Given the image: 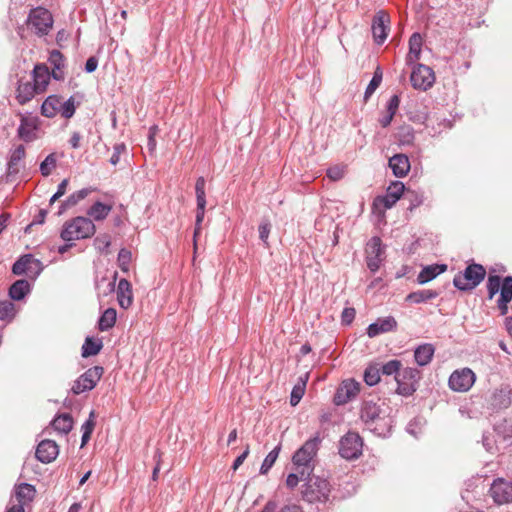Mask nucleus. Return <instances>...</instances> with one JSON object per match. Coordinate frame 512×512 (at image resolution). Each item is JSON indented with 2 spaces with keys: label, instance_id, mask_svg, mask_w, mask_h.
I'll return each mask as SVG.
<instances>
[{
  "label": "nucleus",
  "instance_id": "obj_1",
  "mask_svg": "<svg viewBox=\"0 0 512 512\" xmlns=\"http://www.w3.org/2000/svg\"><path fill=\"white\" fill-rule=\"evenodd\" d=\"M301 486L302 499L310 504H325L329 500L331 485L325 478L316 475H306Z\"/></svg>",
  "mask_w": 512,
  "mask_h": 512
},
{
  "label": "nucleus",
  "instance_id": "obj_2",
  "mask_svg": "<svg viewBox=\"0 0 512 512\" xmlns=\"http://www.w3.org/2000/svg\"><path fill=\"white\" fill-rule=\"evenodd\" d=\"M487 291L488 299L493 297L500 292V296L497 300V307L501 315L508 313V304L512 300V276H506L501 279L498 275H489L487 279Z\"/></svg>",
  "mask_w": 512,
  "mask_h": 512
},
{
  "label": "nucleus",
  "instance_id": "obj_3",
  "mask_svg": "<svg viewBox=\"0 0 512 512\" xmlns=\"http://www.w3.org/2000/svg\"><path fill=\"white\" fill-rule=\"evenodd\" d=\"M320 436L317 434L308 439L292 456V463L295 469H300L301 477L309 475L314 470L313 460L317 455L320 444Z\"/></svg>",
  "mask_w": 512,
  "mask_h": 512
},
{
  "label": "nucleus",
  "instance_id": "obj_4",
  "mask_svg": "<svg viewBox=\"0 0 512 512\" xmlns=\"http://www.w3.org/2000/svg\"><path fill=\"white\" fill-rule=\"evenodd\" d=\"M75 99L71 96L68 100L63 101L59 95L48 96L41 106V114L47 118H53L60 114L65 119H70L75 114Z\"/></svg>",
  "mask_w": 512,
  "mask_h": 512
},
{
  "label": "nucleus",
  "instance_id": "obj_5",
  "mask_svg": "<svg viewBox=\"0 0 512 512\" xmlns=\"http://www.w3.org/2000/svg\"><path fill=\"white\" fill-rule=\"evenodd\" d=\"M95 230L92 220L86 217H76L65 223L61 238L66 242L85 239L94 235Z\"/></svg>",
  "mask_w": 512,
  "mask_h": 512
},
{
  "label": "nucleus",
  "instance_id": "obj_6",
  "mask_svg": "<svg viewBox=\"0 0 512 512\" xmlns=\"http://www.w3.org/2000/svg\"><path fill=\"white\" fill-rule=\"evenodd\" d=\"M486 270L480 264H470L464 272L458 273L453 279L454 286L459 290H472L485 278Z\"/></svg>",
  "mask_w": 512,
  "mask_h": 512
},
{
  "label": "nucleus",
  "instance_id": "obj_7",
  "mask_svg": "<svg viewBox=\"0 0 512 512\" xmlns=\"http://www.w3.org/2000/svg\"><path fill=\"white\" fill-rule=\"evenodd\" d=\"M27 24L34 29L38 36H44L47 35L53 27V17L46 8L37 7L30 11Z\"/></svg>",
  "mask_w": 512,
  "mask_h": 512
},
{
  "label": "nucleus",
  "instance_id": "obj_8",
  "mask_svg": "<svg viewBox=\"0 0 512 512\" xmlns=\"http://www.w3.org/2000/svg\"><path fill=\"white\" fill-rule=\"evenodd\" d=\"M420 379V371L416 368L407 367L401 370L396 376L397 393L403 396L412 395L417 389Z\"/></svg>",
  "mask_w": 512,
  "mask_h": 512
},
{
  "label": "nucleus",
  "instance_id": "obj_9",
  "mask_svg": "<svg viewBox=\"0 0 512 512\" xmlns=\"http://www.w3.org/2000/svg\"><path fill=\"white\" fill-rule=\"evenodd\" d=\"M406 192L405 186L400 181H395L390 184L387 188V193L385 196L376 197L373 201V209L380 210L384 212L386 209L392 208L396 202L403 196Z\"/></svg>",
  "mask_w": 512,
  "mask_h": 512
},
{
  "label": "nucleus",
  "instance_id": "obj_10",
  "mask_svg": "<svg viewBox=\"0 0 512 512\" xmlns=\"http://www.w3.org/2000/svg\"><path fill=\"white\" fill-rule=\"evenodd\" d=\"M363 440L358 433L348 432L340 440L339 453L345 459H356L362 453Z\"/></svg>",
  "mask_w": 512,
  "mask_h": 512
},
{
  "label": "nucleus",
  "instance_id": "obj_11",
  "mask_svg": "<svg viewBox=\"0 0 512 512\" xmlns=\"http://www.w3.org/2000/svg\"><path fill=\"white\" fill-rule=\"evenodd\" d=\"M102 374L103 368L100 366L89 368L74 382L71 389L73 394L79 395L86 391L92 390L101 379Z\"/></svg>",
  "mask_w": 512,
  "mask_h": 512
},
{
  "label": "nucleus",
  "instance_id": "obj_12",
  "mask_svg": "<svg viewBox=\"0 0 512 512\" xmlns=\"http://www.w3.org/2000/svg\"><path fill=\"white\" fill-rule=\"evenodd\" d=\"M476 376L469 368L455 370L449 378V387L456 392H467L471 389Z\"/></svg>",
  "mask_w": 512,
  "mask_h": 512
},
{
  "label": "nucleus",
  "instance_id": "obj_13",
  "mask_svg": "<svg viewBox=\"0 0 512 512\" xmlns=\"http://www.w3.org/2000/svg\"><path fill=\"white\" fill-rule=\"evenodd\" d=\"M410 80L415 89L425 91L435 82V75L430 67L419 64L412 70Z\"/></svg>",
  "mask_w": 512,
  "mask_h": 512
},
{
  "label": "nucleus",
  "instance_id": "obj_14",
  "mask_svg": "<svg viewBox=\"0 0 512 512\" xmlns=\"http://www.w3.org/2000/svg\"><path fill=\"white\" fill-rule=\"evenodd\" d=\"M390 16L385 11H378L372 20V34L377 44H382L387 39L390 30Z\"/></svg>",
  "mask_w": 512,
  "mask_h": 512
},
{
  "label": "nucleus",
  "instance_id": "obj_15",
  "mask_svg": "<svg viewBox=\"0 0 512 512\" xmlns=\"http://www.w3.org/2000/svg\"><path fill=\"white\" fill-rule=\"evenodd\" d=\"M383 254L381 239L379 237L371 238L366 245V262L372 272H376L379 269L383 261Z\"/></svg>",
  "mask_w": 512,
  "mask_h": 512
},
{
  "label": "nucleus",
  "instance_id": "obj_16",
  "mask_svg": "<svg viewBox=\"0 0 512 512\" xmlns=\"http://www.w3.org/2000/svg\"><path fill=\"white\" fill-rule=\"evenodd\" d=\"M489 492L497 504H506L512 501V485L504 479L495 480Z\"/></svg>",
  "mask_w": 512,
  "mask_h": 512
},
{
  "label": "nucleus",
  "instance_id": "obj_17",
  "mask_svg": "<svg viewBox=\"0 0 512 512\" xmlns=\"http://www.w3.org/2000/svg\"><path fill=\"white\" fill-rule=\"evenodd\" d=\"M39 119L34 116H25L20 114V125L18 127V136L25 142H32L37 138L35 131L38 129Z\"/></svg>",
  "mask_w": 512,
  "mask_h": 512
},
{
  "label": "nucleus",
  "instance_id": "obj_18",
  "mask_svg": "<svg viewBox=\"0 0 512 512\" xmlns=\"http://www.w3.org/2000/svg\"><path fill=\"white\" fill-rule=\"evenodd\" d=\"M359 383L348 379L342 382L334 397V402L337 405H342L350 401L359 393Z\"/></svg>",
  "mask_w": 512,
  "mask_h": 512
},
{
  "label": "nucleus",
  "instance_id": "obj_19",
  "mask_svg": "<svg viewBox=\"0 0 512 512\" xmlns=\"http://www.w3.org/2000/svg\"><path fill=\"white\" fill-rule=\"evenodd\" d=\"M59 454V448L55 441L43 440L36 449V458L42 463H50L56 459Z\"/></svg>",
  "mask_w": 512,
  "mask_h": 512
},
{
  "label": "nucleus",
  "instance_id": "obj_20",
  "mask_svg": "<svg viewBox=\"0 0 512 512\" xmlns=\"http://www.w3.org/2000/svg\"><path fill=\"white\" fill-rule=\"evenodd\" d=\"M397 327V321L394 317L388 316L385 318H379L376 322L370 324L367 328V335L370 338H374L380 334L387 333L395 330Z\"/></svg>",
  "mask_w": 512,
  "mask_h": 512
},
{
  "label": "nucleus",
  "instance_id": "obj_21",
  "mask_svg": "<svg viewBox=\"0 0 512 512\" xmlns=\"http://www.w3.org/2000/svg\"><path fill=\"white\" fill-rule=\"evenodd\" d=\"M36 489L28 483H21L15 487V499L17 504L12 506H21L25 510V506L29 505L35 498Z\"/></svg>",
  "mask_w": 512,
  "mask_h": 512
},
{
  "label": "nucleus",
  "instance_id": "obj_22",
  "mask_svg": "<svg viewBox=\"0 0 512 512\" xmlns=\"http://www.w3.org/2000/svg\"><path fill=\"white\" fill-rule=\"evenodd\" d=\"M51 76L52 73H50L48 67L45 64H38L34 67L33 84L40 93L46 91Z\"/></svg>",
  "mask_w": 512,
  "mask_h": 512
},
{
  "label": "nucleus",
  "instance_id": "obj_23",
  "mask_svg": "<svg viewBox=\"0 0 512 512\" xmlns=\"http://www.w3.org/2000/svg\"><path fill=\"white\" fill-rule=\"evenodd\" d=\"M117 300L121 308L128 309L133 303L131 283L127 279H121L117 287Z\"/></svg>",
  "mask_w": 512,
  "mask_h": 512
},
{
  "label": "nucleus",
  "instance_id": "obj_24",
  "mask_svg": "<svg viewBox=\"0 0 512 512\" xmlns=\"http://www.w3.org/2000/svg\"><path fill=\"white\" fill-rule=\"evenodd\" d=\"M389 167L396 177H404L410 171V161L405 154H396L389 159Z\"/></svg>",
  "mask_w": 512,
  "mask_h": 512
},
{
  "label": "nucleus",
  "instance_id": "obj_25",
  "mask_svg": "<svg viewBox=\"0 0 512 512\" xmlns=\"http://www.w3.org/2000/svg\"><path fill=\"white\" fill-rule=\"evenodd\" d=\"M36 94H40V92L36 89L35 85L29 81L22 82L19 81L17 90H16V99L19 104L24 105L29 102Z\"/></svg>",
  "mask_w": 512,
  "mask_h": 512
},
{
  "label": "nucleus",
  "instance_id": "obj_26",
  "mask_svg": "<svg viewBox=\"0 0 512 512\" xmlns=\"http://www.w3.org/2000/svg\"><path fill=\"white\" fill-rule=\"evenodd\" d=\"M49 62L52 66V77L56 80H63L65 76V59L63 54L58 50L51 51L49 56Z\"/></svg>",
  "mask_w": 512,
  "mask_h": 512
},
{
  "label": "nucleus",
  "instance_id": "obj_27",
  "mask_svg": "<svg viewBox=\"0 0 512 512\" xmlns=\"http://www.w3.org/2000/svg\"><path fill=\"white\" fill-rule=\"evenodd\" d=\"M74 425V420L69 413H62L57 415L51 422L54 431L59 434H68Z\"/></svg>",
  "mask_w": 512,
  "mask_h": 512
},
{
  "label": "nucleus",
  "instance_id": "obj_28",
  "mask_svg": "<svg viewBox=\"0 0 512 512\" xmlns=\"http://www.w3.org/2000/svg\"><path fill=\"white\" fill-rule=\"evenodd\" d=\"M447 270L446 264H434L424 267L420 273L417 276V281L420 284H425L431 280H433L435 277H437L439 274L445 272Z\"/></svg>",
  "mask_w": 512,
  "mask_h": 512
},
{
  "label": "nucleus",
  "instance_id": "obj_29",
  "mask_svg": "<svg viewBox=\"0 0 512 512\" xmlns=\"http://www.w3.org/2000/svg\"><path fill=\"white\" fill-rule=\"evenodd\" d=\"M422 44V36L419 33H413L409 39V53L407 56L408 63H413L419 60Z\"/></svg>",
  "mask_w": 512,
  "mask_h": 512
},
{
  "label": "nucleus",
  "instance_id": "obj_30",
  "mask_svg": "<svg viewBox=\"0 0 512 512\" xmlns=\"http://www.w3.org/2000/svg\"><path fill=\"white\" fill-rule=\"evenodd\" d=\"M26 155V149L24 145H18L11 152V156L8 162V173H18L19 163L24 159Z\"/></svg>",
  "mask_w": 512,
  "mask_h": 512
},
{
  "label": "nucleus",
  "instance_id": "obj_31",
  "mask_svg": "<svg viewBox=\"0 0 512 512\" xmlns=\"http://www.w3.org/2000/svg\"><path fill=\"white\" fill-rule=\"evenodd\" d=\"M434 355V347L431 344H424L419 346L414 353L416 362L420 366L427 365Z\"/></svg>",
  "mask_w": 512,
  "mask_h": 512
},
{
  "label": "nucleus",
  "instance_id": "obj_32",
  "mask_svg": "<svg viewBox=\"0 0 512 512\" xmlns=\"http://www.w3.org/2000/svg\"><path fill=\"white\" fill-rule=\"evenodd\" d=\"M112 210L111 205L102 202L94 203L88 210L87 214L96 221L104 220Z\"/></svg>",
  "mask_w": 512,
  "mask_h": 512
},
{
  "label": "nucleus",
  "instance_id": "obj_33",
  "mask_svg": "<svg viewBox=\"0 0 512 512\" xmlns=\"http://www.w3.org/2000/svg\"><path fill=\"white\" fill-rule=\"evenodd\" d=\"M29 292V282L21 279L17 280L9 289V296L13 300H21Z\"/></svg>",
  "mask_w": 512,
  "mask_h": 512
},
{
  "label": "nucleus",
  "instance_id": "obj_34",
  "mask_svg": "<svg viewBox=\"0 0 512 512\" xmlns=\"http://www.w3.org/2000/svg\"><path fill=\"white\" fill-rule=\"evenodd\" d=\"M116 318H117V312L114 308L106 309L99 319V322H98L99 330L107 331V330L111 329L116 323Z\"/></svg>",
  "mask_w": 512,
  "mask_h": 512
},
{
  "label": "nucleus",
  "instance_id": "obj_35",
  "mask_svg": "<svg viewBox=\"0 0 512 512\" xmlns=\"http://www.w3.org/2000/svg\"><path fill=\"white\" fill-rule=\"evenodd\" d=\"M102 341L100 339H94L92 337H87L82 346V356L84 358L97 355L102 349Z\"/></svg>",
  "mask_w": 512,
  "mask_h": 512
},
{
  "label": "nucleus",
  "instance_id": "obj_36",
  "mask_svg": "<svg viewBox=\"0 0 512 512\" xmlns=\"http://www.w3.org/2000/svg\"><path fill=\"white\" fill-rule=\"evenodd\" d=\"M380 416V408L377 404L366 402L361 410V419L364 422H373Z\"/></svg>",
  "mask_w": 512,
  "mask_h": 512
},
{
  "label": "nucleus",
  "instance_id": "obj_37",
  "mask_svg": "<svg viewBox=\"0 0 512 512\" xmlns=\"http://www.w3.org/2000/svg\"><path fill=\"white\" fill-rule=\"evenodd\" d=\"M438 296V292L434 290H420L410 293L406 300L412 303H422Z\"/></svg>",
  "mask_w": 512,
  "mask_h": 512
},
{
  "label": "nucleus",
  "instance_id": "obj_38",
  "mask_svg": "<svg viewBox=\"0 0 512 512\" xmlns=\"http://www.w3.org/2000/svg\"><path fill=\"white\" fill-rule=\"evenodd\" d=\"M281 451V445H277L272 451H270L268 453V455L265 457L262 465H261V468H260V473L261 474H267L268 471L272 468V466L274 465V463L276 462L278 456H279V453Z\"/></svg>",
  "mask_w": 512,
  "mask_h": 512
},
{
  "label": "nucleus",
  "instance_id": "obj_39",
  "mask_svg": "<svg viewBox=\"0 0 512 512\" xmlns=\"http://www.w3.org/2000/svg\"><path fill=\"white\" fill-rule=\"evenodd\" d=\"M16 315L15 305L9 301H0V320L10 322Z\"/></svg>",
  "mask_w": 512,
  "mask_h": 512
},
{
  "label": "nucleus",
  "instance_id": "obj_40",
  "mask_svg": "<svg viewBox=\"0 0 512 512\" xmlns=\"http://www.w3.org/2000/svg\"><path fill=\"white\" fill-rule=\"evenodd\" d=\"M132 262V253L128 249L122 248L117 257V264L122 272L127 273Z\"/></svg>",
  "mask_w": 512,
  "mask_h": 512
},
{
  "label": "nucleus",
  "instance_id": "obj_41",
  "mask_svg": "<svg viewBox=\"0 0 512 512\" xmlns=\"http://www.w3.org/2000/svg\"><path fill=\"white\" fill-rule=\"evenodd\" d=\"M382 82V71L379 67L374 72L373 78L371 79L370 83L368 84L364 100L367 101L368 98L375 92V90L380 86Z\"/></svg>",
  "mask_w": 512,
  "mask_h": 512
},
{
  "label": "nucleus",
  "instance_id": "obj_42",
  "mask_svg": "<svg viewBox=\"0 0 512 512\" xmlns=\"http://www.w3.org/2000/svg\"><path fill=\"white\" fill-rule=\"evenodd\" d=\"M57 156L55 153L49 154L44 161L40 164V172L43 176H49L56 168Z\"/></svg>",
  "mask_w": 512,
  "mask_h": 512
},
{
  "label": "nucleus",
  "instance_id": "obj_43",
  "mask_svg": "<svg viewBox=\"0 0 512 512\" xmlns=\"http://www.w3.org/2000/svg\"><path fill=\"white\" fill-rule=\"evenodd\" d=\"M364 381L369 386L376 385L380 381V369L375 365H370L365 370Z\"/></svg>",
  "mask_w": 512,
  "mask_h": 512
},
{
  "label": "nucleus",
  "instance_id": "obj_44",
  "mask_svg": "<svg viewBox=\"0 0 512 512\" xmlns=\"http://www.w3.org/2000/svg\"><path fill=\"white\" fill-rule=\"evenodd\" d=\"M306 381L301 380L300 383L296 384L291 392L290 403L292 406H296L302 399L305 393Z\"/></svg>",
  "mask_w": 512,
  "mask_h": 512
},
{
  "label": "nucleus",
  "instance_id": "obj_45",
  "mask_svg": "<svg viewBox=\"0 0 512 512\" xmlns=\"http://www.w3.org/2000/svg\"><path fill=\"white\" fill-rule=\"evenodd\" d=\"M346 167L343 165H335L327 170V177L332 181H339L345 175Z\"/></svg>",
  "mask_w": 512,
  "mask_h": 512
},
{
  "label": "nucleus",
  "instance_id": "obj_46",
  "mask_svg": "<svg viewBox=\"0 0 512 512\" xmlns=\"http://www.w3.org/2000/svg\"><path fill=\"white\" fill-rule=\"evenodd\" d=\"M296 471H297L296 473L288 474L286 481H285L286 487L290 490H293L295 487H297V485L299 484L300 481L305 482V479L307 477V476L301 477L300 469H296Z\"/></svg>",
  "mask_w": 512,
  "mask_h": 512
},
{
  "label": "nucleus",
  "instance_id": "obj_47",
  "mask_svg": "<svg viewBox=\"0 0 512 512\" xmlns=\"http://www.w3.org/2000/svg\"><path fill=\"white\" fill-rule=\"evenodd\" d=\"M401 362L398 360H391L382 366V373L385 375L398 374L400 372Z\"/></svg>",
  "mask_w": 512,
  "mask_h": 512
},
{
  "label": "nucleus",
  "instance_id": "obj_48",
  "mask_svg": "<svg viewBox=\"0 0 512 512\" xmlns=\"http://www.w3.org/2000/svg\"><path fill=\"white\" fill-rule=\"evenodd\" d=\"M30 263V256L26 255L21 257L18 261L13 264L12 271L16 275H21L26 272L27 265Z\"/></svg>",
  "mask_w": 512,
  "mask_h": 512
},
{
  "label": "nucleus",
  "instance_id": "obj_49",
  "mask_svg": "<svg viewBox=\"0 0 512 512\" xmlns=\"http://www.w3.org/2000/svg\"><path fill=\"white\" fill-rule=\"evenodd\" d=\"M404 197L408 199L411 203L408 208L409 210H413L414 208L418 207L423 201L421 195L415 193L414 191H411L410 189L406 190Z\"/></svg>",
  "mask_w": 512,
  "mask_h": 512
},
{
  "label": "nucleus",
  "instance_id": "obj_50",
  "mask_svg": "<svg viewBox=\"0 0 512 512\" xmlns=\"http://www.w3.org/2000/svg\"><path fill=\"white\" fill-rule=\"evenodd\" d=\"M111 245V240L109 235H102L95 239V246L101 252H108V248Z\"/></svg>",
  "mask_w": 512,
  "mask_h": 512
},
{
  "label": "nucleus",
  "instance_id": "obj_51",
  "mask_svg": "<svg viewBox=\"0 0 512 512\" xmlns=\"http://www.w3.org/2000/svg\"><path fill=\"white\" fill-rule=\"evenodd\" d=\"M126 150V146L124 143H120V144H116L114 146V151H113V154L110 158V163L112 165H117L120 161V156L123 152H125Z\"/></svg>",
  "mask_w": 512,
  "mask_h": 512
},
{
  "label": "nucleus",
  "instance_id": "obj_52",
  "mask_svg": "<svg viewBox=\"0 0 512 512\" xmlns=\"http://www.w3.org/2000/svg\"><path fill=\"white\" fill-rule=\"evenodd\" d=\"M68 183H69L68 179H64L58 185L57 192L50 199V204H53L54 202H56L60 197H62L66 193Z\"/></svg>",
  "mask_w": 512,
  "mask_h": 512
},
{
  "label": "nucleus",
  "instance_id": "obj_53",
  "mask_svg": "<svg viewBox=\"0 0 512 512\" xmlns=\"http://www.w3.org/2000/svg\"><path fill=\"white\" fill-rule=\"evenodd\" d=\"M159 131V128L157 125H153L149 128V135H148V147L151 151H154L156 148V135Z\"/></svg>",
  "mask_w": 512,
  "mask_h": 512
},
{
  "label": "nucleus",
  "instance_id": "obj_54",
  "mask_svg": "<svg viewBox=\"0 0 512 512\" xmlns=\"http://www.w3.org/2000/svg\"><path fill=\"white\" fill-rule=\"evenodd\" d=\"M399 104H400V99H399L398 95H393L388 102L387 113L394 116L399 108Z\"/></svg>",
  "mask_w": 512,
  "mask_h": 512
},
{
  "label": "nucleus",
  "instance_id": "obj_55",
  "mask_svg": "<svg viewBox=\"0 0 512 512\" xmlns=\"http://www.w3.org/2000/svg\"><path fill=\"white\" fill-rule=\"evenodd\" d=\"M95 428V412L91 411L88 420L82 425V431L92 433Z\"/></svg>",
  "mask_w": 512,
  "mask_h": 512
},
{
  "label": "nucleus",
  "instance_id": "obj_56",
  "mask_svg": "<svg viewBox=\"0 0 512 512\" xmlns=\"http://www.w3.org/2000/svg\"><path fill=\"white\" fill-rule=\"evenodd\" d=\"M356 311L354 308H345L342 312L341 319L345 324H350L355 318Z\"/></svg>",
  "mask_w": 512,
  "mask_h": 512
},
{
  "label": "nucleus",
  "instance_id": "obj_57",
  "mask_svg": "<svg viewBox=\"0 0 512 512\" xmlns=\"http://www.w3.org/2000/svg\"><path fill=\"white\" fill-rule=\"evenodd\" d=\"M271 225L269 222H264L259 226V237L262 241L267 243V239L270 234Z\"/></svg>",
  "mask_w": 512,
  "mask_h": 512
},
{
  "label": "nucleus",
  "instance_id": "obj_58",
  "mask_svg": "<svg viewBox=\"0 0 512 512\" xmlns=\"http://www.w3.org/2000/svg\"><path fill=\"white\" fill-rule=\"evenodd\" d=\"M80 200L78 199L76 193L71 194L62 204L61 208L63 210L75 206Z\"/></svg>",
  "mask_w": 512,
  "mask_h": 512
},
{
  "label": "nucleus",
  "instance_id": "obj_59",
  "mask_svg": "<svg viewBox=\"0 0 512 512\" xmlns=\"http://www.w3.org/2000/svg\"><path fill=\"white\" fill-rule=\"evenodd\" d=\"M248 455H249V446H247L246 449L244 450V452L235 459L233 466H232L234 471H236L242 465V463L244 462V460L247 458Z\"/></svg>",
  "mask_w": 512,
  "mask_h": 512
},
{
  "label": "nucleus",
  "instance_id": "obj_60",
  "mask_svg": "<svg viewBox=\"0 0 512 512\" xmlns=\"http://www.w3.org/2000/svg\"><path fill=\"white\" fill-rule=\"evenodd\" d=\"M278 512H304L303 508L295 503L284 505Z\"/></svg>",
  "mask_w": 512,
  "mask_h": 512
},
{
  "label": "nucleus",
  "instance_id": "obj_61",
  "mask_svg": "<svg viewBox=\"0 0 512 512\" xmlns=\"http://www.w3.org/2000/svg\"><path fill=\"white\" fill-rule=\"evenodd\" d=\"M195 192H196L198 208H202V206H206L205 190H195Z\"/></svg>",
  "mask_w": 512,
  "mask_h": 512
},
{
  "label": "nucleus",
  "instance_id": "obj_62",
  "mask_svg": "<svg viewBox=\"0 0 512 512\" xmlns=\"http://www.w3.org/2000/svg\"><path fill=\"white\" fill-rule=\"evenodd\" d=\"M81 135L79 132H73L69 143L72 148L77 149L80 147Z\"/></svg>",
  "mask_w": 512,
  "mask_h": 512
},
{
  "label": "nucleus",
  "instance_id": "obj_63",
  "mask_svg": "<svg viewBox=\"0 0 512 512\" xmlns=\"http://www.w3.org/2000/svg\"><path fill=\"white\" fill-rule=\"evenodd\" d=\"M97 65H98L97 59L95 57H90L86 61L85 69L87 72L91 73L96 70Z\"/></svg>",
  "mask_w": 512,
  "mask_h": 512
},
{
  "label": "nucleus",
  "instance_id": "obj_64",
  "mask_svg": "<svg viewBox=\"0 0 512 512\" xmlns=\"http://www.w3.org/2000/svg\"><path fill=\"white\" fill-rule=\"evenodd\" d=\"M277 504L274 501H268L261 512H275Z\"/></svg>",
  "mask_w": 512,
  "mask_h": 512
}]
</instances>
